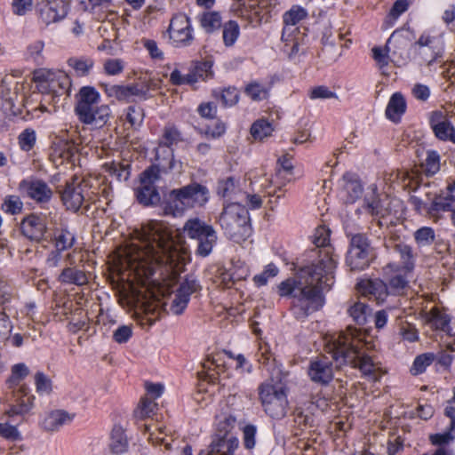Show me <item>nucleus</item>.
Here are the masks:
<instances>
[{
  "label": "nucleus",
  "mask_w": 455,
  "mask_h": 455,
  "mask_svg": "<svg viewBox=\"0 0 455 455\" xmlns=\"http://www.w3.org/2000/svg\"><path fill=\"white\" fill-rule=\"evenodd\" d=\"M126 119L132 126H140L144 119V113L140 108L129 107L126 113Z\"/></svg>",
  "instance_id": "61"
},
{
  "label": "nucleus",
  "mask_w": 455,
  "mask_h": 455,
  "mask_svg": "<svg viewBox=\"0 0 455 455\" xmlns=\"http://www.w3.org/2000/svg\"><path fill=\"white\" fill-rule=\"evenodd\" d=\"M100 92L92 86H83L76 96L75 112L84 124L101 128L108 122L111 110L108 105L101 104Z\"/></svg>",
  "instance_id": "4"
},
{
  "label": "nucleus",
  "mask_w": 455,
  "mask_h": 455,
  "mask_svg": "<svg viewBox=\"0 0 455 455\" xmlns=\"http://www.w3.org/2000/svg\"><path fill=\"white\" fill-rule=\"evenodd\" d=\"M169 35L172 45L186 47L194 41V29L189 17L185 13H178L171 20Z\"/></svg>",
  "instance_id": "14"
},
{
  "label": "nucleus",
  "mask_w": 455,
  "mask_h": 455,
  "mask_svg": "<svg viewBox=\"0 0 455 455\" xmlns=\"http://www.w3.org/2000/svg\"><path fill=\"white\" fill-rule=\"evenodd\" d=\"M0 436L11 442H19L22 440V435L19 431L18 427L7 421L0 422Z\"/></svg>",
  "instance_id": "50"
},
{
  "label": "nucleus",
  "mask_w": 455,
  "mask_h": 455,
  "mask_svg": "<svg viewBox=\"0 0 455 455\" xmlns=\"http://www.w3.org/2000/svg\"><path fill=\"white\" fill-rule=\"evenodd\" d=\"M142 44L144 48L148 52L150 57L156 60H164V52L158 47L157 43L152 39H143Z\"/></svg>",
  "instance_id": "63"
},
{
  "label": "nucleus",
  "mask_w": 455,
  "mask_h": 455,
  "mask_svg": "<svg viewBox=\"0 0 455 455\" xmlns=\"http://www.w3.org/2000/svg\"><path fill=\"white\" fill-rule=\"evenodd\" d=\"M444 51L443 33L436 28L424 30L411 45L413 60L426 67L440 62Z\"/></svg>",
  "instance_id": "6"
},
{
  "label": "nucleus",
  "mask_w": 455,
  "mask_h": 455,
  "mask_svg": "<svg viewBox=\"0 0 455 455\" xmlns=\"http://www.w3.org/2000/svg\"><path fill=\"white\" fill-rule=\"evenodd\" d=\"M435 360L434 353H424L415 357L410 371L412 375L417 376L426 371L427 368Z\"/></svg>",
  "instance_id": "43"
},
{
  "label": "nucleus",
  "mask_w": 455,
  "mask_h": 455,
  "mask_svg": "<svg viewBox=\"0 0 455 455\" xmlns=\"http://www.w3.org/2000/svg\"><path fill=\"white\" fill-rule=\"evenodd\" d=\"M219 222L224 234L236 243H242L251 235L249 212L240 203L228 204L220 216Z\"/></svg>",
  "instance_id": "7"
},
{
  "label": "nucleus",
  "mask_w": 455,
  "mask_h": 455,
  "mask_svg": "<svg viewBox=\"0 0 455 455\" xmlns=\"http://www.w3.org/2000/svg\"><path fill=\"white\" fill-rule=\"evenodd\" d=\"M312 241L317 247H323L317 261L304 267L296 275L278 285L280 296L292 298V311L298 319L305 318L324 305L323 291L332 286L337 267L338 256L328 246L330 230L323 226L318 227Z\"/></svg>",
  "instance_id": "2"
},
{
  "label": "nucleus",
  "mask_w": 455,
  "mask_h": 455,
  "mask_svg": "<svg viewBox=\"0 0 455 455\" xmlns=\"http://www.w3.org/2000/svg\"><path fill=\"white\" fill-rule=\"evenodd\" d=\"M274 129L272 124L260 119L256 121L251 128V133L255 140H262L265 138L270 136Z\"/></svg>",
  "instance_id": "46"
},
{
  "label": "nucleus",
  "mask_w": 455,
  "mask_h": 455,
  "mask_svg": "<svg viewBox=\"0 0 455 455\" xmlns=\"http://www.w3.org/2000/svg\"><path fill=\"white\" fill-rule=\"evenodd\" d=\"M288 389L282 381L273 379L259 387V396L265 412L274 419L285 417L288 410Z\"/></svg>",
  "instance_id": "8"
},
{
  "label": "nucleus",
  "mask_w": 455,
  "mask_h": 455,
  "mask_svg": "<svg viewBox=\"0 0 455 455\" xmlns=\"http://www.w3.org/2000/svg\"><path fill=\"white\" fill-rule=\"evenodd\" d=\"M68 4L64 0L42 1L36 5L39 19L45 25L59 22L68 14Z\"/></svg>",
  "instance_id": "18"
},
{
  "label": "nucleus",
  "mask_w": 455,
  "mask_h": 455,
  "mask_svg": "<svg viewBox=\"0 0 455 455\" xmlns=\"http://www.w3.org/2000/svg\"><path fill=\"white\" fill-rule=\"evenodd\" d=\"M173 230L166 223L151 220L136 228L131 240L118 249L114 259L115 267L123 279L137 281L144 286L155 284L154 275L181 271L188 253L178 245L172 236Z\"/></svg>",
  "instance_id": "1"
},
{
  "label": "nucleus",
  "mask_w": 455,
  "mask_h": 455,
  "mask_svg": "<svg viewBox=\"0 0 455 455\" xmlns=\"http://www.w3.org/2000/svg\"><path fill=\"white\" fill-rule=\"evenodd\" d=\"M76 418L75 413L64 410H53L42 415L39 425L46 432H58L64 426L69 425Z\"/></svg>",
  "instance_id": "23"
},
{
  "label": "nucleus",
  "mask_w": 455,
  "mask_h": 455,
  "mask_svg": "<svg viewBox=\"0 0 455 455\" xmlns=\"http://www.w3.org/2000/svg\"><path fill=\"white\" fill-rule=\"evenodd\" d=\"M240 36V27L235 20H228L222 27L223 44L227 47L233 46Z\"/></svg>",
  "instance_id": "40"
},
{
  "label": "nucleus",
  "mask_w": 455,
  "mask_h": 455,
  "mask_svg": "<svg viewBox=\"0 0 455 455\" xmlns=\"http://www.w3.org/2000/svg\"><path fill=\"white\" fill-rule=\"evenodd\" d=\"M200 289V284L195 278H186L176 290L170 311L174 315H180L187 308L193 293Z\"/></svg>",
  "instance_id": "20"
},
{
  "label": "nucleus",
  "mask_w": 455,
  "mask_h": 455,
  "mask_svg": "<svg viewBox=\"0 0 455 455\" xmlns=\"http://www.w3.org/2000/svg\"><path fill=\"white\" fill-rule=\"evenodd\" d=\"M75 235L67 228H61L55 232L54 245L59 251H66L71 248L75 243Z\"/></svg>",
  "instance_id": "41"
},
{
  "label": "nucleus",
  "mask_w": 455,
  "mask_h": 455,
  "mask_svg": "<svg viewBox=\"0 0 455 455\" xmlns=\"http://www.w3.org/2000/svg\"><path fill=\"white\" fill-rule=\"evenodd\" d=\"M157 403L148 397L141 399L140 404L134 411V415L137 419H142L151 416L156 411Z\"/></svg>",
  "instance_id": "48"
},
{
  "label": "nucleus",
  "mask_w": 455,
  "mask_h": 455,
  "mask_svg": "<svg viewBox=\"0 0 455 455\" xmlns=\"http://www.w3.org/2000/svg\"><path fill=\"white\" fill-rule=\"evenodd\" d=\"M180 140V133L177 128L173 125L165 126L162 140L156 150V159L163 172H181L182 163L174 159L173 150L171 148Z\"/></svg>",
  "instance_id": "11"
},
{
  "label": "nucleus",
  "mask_w": 455,
  "mask_h": 455,
  "mask_svg": "<svg viewBox=\"0 0 455 455\" xmlns=\"http://www.w3.org/2000/svg\"><path fill=\"white\" fill-rule=\"evenodd\" d=\"M304 35L292 34L291 40H282L284 43L285 51L289 52V58H295L299 53L300 45L304 44Z\"/></svg>",
  "instance_id": "49"
},
{
  "label": "nucleus",
  "mask_w": 455,
  "mask_h": 455,
  "mask_svg": "<svg viewBox=\"0 0 455 455\" xmlns=\"http://www.w3.org/2000/svg\"><path fill=\"white\" fill-rule=\"evenodd\" d=\"M257 433V428L254 425H246L243 428V445L246 449H253L256 443L255 436Z\"/></svg>",
  "instance_id": "62"
},
{
  "label": "nucleus",
  "mask_w": 455,
  "mask_h": 455,
  "mask_svg": "<svg viewBox=\"0 0 455 455\" xmlns=\"http://www.w3.org/2000/svg\"><path fill=\"white\" fill-rule=\"evenodd\" d=\"M414 238L419 246L430 245L435 240V231L432 228L422 227L414 233Z\"/></svg>",
  "instance_id": "52"
},
{
  "label": "nucleus",
  "mask_w": 455,
  "mask_h": 455,
  "mask_svg": "<svg viewBox=\"0 0 455 455\" xmlns=\"http://www.w3.org/2000/svg\"><path fill=\"white\" fill-rule=\"evenodd\" d=\"M427 322L435 329L445 331L450 323V317L448 315L441 312L438 308L433 307L426 314Z\"/></svg>",
  "instance_id": "38"
},
{
  "label": "nucleus",
  "mask_w": 455,
  "mask_h": 455,
  "mask_svg": "<svg viewBox=\"0 0 455 455\" xmlns=\"http://www.w3.org/2000/svg\"><path fill=\"white\" fill-rule=\"evenodd\" d=\"M210 198L208 188L194 182L171 190L164 196V210L166 214L181 215L186 210L204 206Z\"/></svg>",
  "instance_id": "5"
},
{
  "label": "nucleus",
  "mask_w": 455,
  "mask_h": 455,
  "mask_svg": "<svg viewBox=\"0 0 455 455\" xmlns=\"http://www.w3.org/2000/svg\"><path fill=\"white\" fill-rule=\"evenodd\" d=\"M104 91L108 98L123 101H132L135 99L146 100L148 95V88L138 84L130 85H105Z\"/></svg>",
  "instance_id": "19"
},
{
  "label": "nucleus",
  "mask_w": 455,
  "mask_h": 455,
  "mask_svg": "<svg viewBox=\"0 0 455 455\" xmlns=\"http://www.w3.org/2000/svg\"><path fill=\"white\" fill-rule=\"evenodd\" d=\"M86 324L87 318L85 315L82 311H79L69 320L68 329L69 331L76 333L84 329Z\"/></svg>",
  "instance_id": "60"
},
{
  "label": "nucleus",
  "mask_w": 455,
  "mask_h": 455,
  "mask_svg": "<svg viewBox=\"0 0 455 455\" xmlns=\"http://www.w3.org/2000/svg\"><path fill=\"white\" fill-rule=\"evenodd\" d=\"M238 446L236 435L212 436L208 455H234Z\"/></svg>",
  "instance_id": "30"
},
{
  "label": "nucleus",
  "mask_w": 455,
  "mask_h": 455,
  "mask_svg": "<svg viewBox=\"0 0 455 455\" xmlns=\"http://www.w3.org/2000/svg\"><path fill=\"white\" fill-rule=\"evenodd\" d=\"M236 191L235 180L233 178H228L221 180L218 186V194L223 197H229Z\"/></svg>",
  "instance_id": "64"
},
{
  "label": "nucleus",
  "mask_w": 455,
  "mask_h": 455,
  "mask_svg": "<svg viewBox=\"0 0 455 455\" xmlns=\"http://www.w3.org/2000/svg\"><path fill=\"white\" fill-rule=\"evenodd\" d=\"M164 303L153 293L137 299L136 307L147 316L149 324H153L161 315Z\"/></svg>",
  "instance_id": "25"
},
{
  "label": "nucleus",
  "mask_w": 455,
  "mask_h": 455,
  "mask_svg": "<svg viewBox=\"0 0 455 455\" xmlns=\"http://www.w3.org/2000/svg\"><path fill=\"white\" fill-rule=\"evenodd\" d=\"M77 153L78 148L75 142L59 139L52 144L51 159L57 166L65 163L73 165Z\"/></svg>",
  "instance_id": "22"
},
{
  "label": "nucleus",
  "mask_w": 455,
  "mask_h": 455,
  "mask_svg": "<svg viewBox=\"0 0 455 455\" xmlns=\"http://www.w3.org/2000/svg\"><path fill=\"white\" fill-rule=\"evenodd\" d=\"M124 68V61L121 59H108L103 64L104 72L108 76H117Z\"/></svg>",
  "instance_id": "57"
},
{
  "label": "nucleus",
  "mask_w": 455,
  "mask_h": 455,
  "mask_svg": "<svg viewBox=\"0 0 455 455\" xmlns=\"http://www.w3.org/2000/svg\"><path fill=\"white\" fill-rule=\"evenodd\" d=\"M36 132L32 129L24 130L19 136V144L22 150L29 151L36 143Z\"/></svg>",
  "instance_id": "59"
},
{
  "label": "nucleus",
  "mask_w": 455,
  "mask_h": 455,
  "mask_svg": "<svg viewBox=\"0 0 455 455\" xmlns=\"http://www.w3.org/2000/svg\"><path fill=\"white\" fill-rule=\"evenodd\" d=\"M308 375L314 382L328 384L333 378L331 363L326 359L312 361L308 369Z\"/></svg>",
  "instance_id": "31"
},
{
  "label": "nucleus",
  "mask_w": 455,
  "mask_h": 455,
  "mask_svg": "<svg viewBox=\"0 0 455 455\" xmlns=\"http://www.w3.org/2000/svg\"><path fill=\"white\" fill-rule=\"evenodd\" d=\"M85 188H87V184L84 181H79L77 179L67 184L61 198L68 210L76 212L81 207L87 196Z\"/></svg>",
  "instance_id": "21"
},
{
  "label": "nucleus",
  "mask_w": 455,
  "mask_h": 455,
  "mask_svg": "<svg viewBox=\"0 0 455 455\" xmlns=\"http://www.w3.org/2000/svg\"><path fill=\"white\" fill-rule=\"evenodd\" d=\"M369 189L372 196L370 197L368 195L365 196L363 210L369 215L379 218V225L383 226L384 223L381 220L391 214V204L396 205L399 202L397 200H390L387 197L381 199L377 196V187L375 185H371Z\"/></svg>",
  "instance_id": "16"
},
{
  "label": "nucleus",
  "mask_w": 455,
  "mask_h": 455,
  "mask_svg": "<svg viewBox=\"0 0 455 455\" xmlns=\"http://www.w3.org/2000/svg\"><path fill=\"white\" fill-rule=\"evenodd\" d=\"M270 86L252 82L245 87V94L254 101L266 100L269 95Z\"/></svg>",
  "instance_id": "44"
},
{
  "label": "nucleus",
  "mask_w": 455,
  "mask_h": 455,
  "mask_svg": "<svg viewBox=\"0 0 455 455\" xmlns=\"http://www.w3.org/2000/svg\"><path fill=\"white\" fill-rule=\"evenodd\" d=\"M435 135L441 140L455 144V128L451 122L442 112H434L430 119Z\"/></svg>",
  "instance_id": "27"
},
{
  "label": "nucleus",
  "mask_w": 455,
  "mask_h": 455,
  "mask_svg": "<svg viewBox=\"0 0 455 455\" xmlns=\"http://www.w3.org/2000/svg\"><path fill=\"white\" fill-rule=\"evenodd\" d=\"M59 281L66 284L84 285L88 283L86 274L76 267H66L59 276Z\"/></svg>",
  "instance_id": "36"
},
{
  "label": "nucleus",
  "mask_w": 455,
  "mask_h": 455,
  "mask_svg": "<svg viewBox=\"0 0 455 455\" xmlns=\"http://www.w3.org/2000/svg\"><path fill=\"white\" fill-rule=\"evenodd\" d=\"M327 350L337 364H352L360 370L363 376L371 381H379L387 373L379 362L362 351L361 340L352 333L340 332L331 336L328 340Z\"/></svg>",
  "instance_id": "3"
},
{
  "label": "nucleus",
  "mask_w": 455,
  "mask_h": 455,
  "mask_svg": "<svg viewBox=\"0 0 455 455\" xmlns=\"http://www.w3.org/2000/svg\"><path fill=\"white\" fill-rule=\"evenodd\" d=\"M35 385L39 395H48L52 391V381L43 372H36L35 375Z\"/></svg>",
  "instance_id": "56"
},
{
  "label": "nucleus",
  "mask_w": 455,
  "mask_h": 455,
  "mask_svg": "<svg viewBox=\"0 0 455 455\" xmlns=\"http://www.w3.org/2000/svg\"><path fill=\"white\" fill-rule=\"evenodd\" d=\"M20 187L30 198L37 202H47L52 196L51 188L39 180H23Z\"/></svg>",
  "instance_id": "29"
},
{
  "label": "nucleus",
  "mask_w": 455,
  "mask_h": 455,
  "mask_svg": "<svg viewBox=\"0 0 455 455\" xmlns=\"http://www.w3.org/2000/svg\"><path fill=\"white\" fill-rule=\"evenodd\" d=\"M412 272H405L395 262L389 263L383 267V276L390 294H402L409 283Z\"/></svg>",
  "instance_id": "17"
},
{
  "label": "nucleus",
  "mask_w": 455,
  "mask_h": 455,
  "mask_svg": "<svg viewBox=\"0 0 455 455\" xmlns=\"http://www.w3.org/2000/svg\"><path fill=\"white\" fill-rule=\"evenodd\" d=\"M395 251L401 259V264H399L400 267L405 272H412L415 263L411 248L406 244L399 243L395 245Z\"/></svg>",
  "instance_id": "42"
},
{
  "label": "nucleus",
  "mask_w": 455,
  "mask_h": 455,
  "mask_svg": "<svg viewBox=\"0 0 455 455\" xmlns=\"http://www.w3.org/2000/svg\"><path fill=\"white\" fill-rule=\"evenodd\" d=\"M159 176V169L152 166L145 170L140 177V187L137 189L138 201L144 205H153L160 202V195L154 183Z\"/></svg>",
  "instance_id": "15"
},
{
  "label": "nucleus",
  "mask_w": 455,
  "mask_h": 455,
  "mask_svg": "<svg viewBox=\"0 0 455 455\" xmlns=\"http://www.w3.org/2000/svg\"><path fill=\"white\" fill-rule=\"evenodd\" d=\"M307 12L299 5H293L283 14L284 27L282 33V40H291L292 34L300 33L297 24L306 19Z\"/></svg>",
  "instance_id": "26"
},
{
  "label": "nucleus",
  "mask_w": 455,
  "mask_h": 455,
  "mask_svg": "<svg viewBox=\"0 0 455 455\" xmlns=\"http://www.w3.org/2000/svg\"><path fill=\"white\" fill-rule=\"evenodd\" d=\"M200 24L207 32L212 33L221 27L222 18L218 12H204L200 16Z\"/></svg>",
  "instance_id": "39"
},
{
  "label": "nucleus",
  "mask_w": 455,
  "mask_h": 455,
  "mask_svg": "<svg viewBox=\"0 0 455 455\" xmlns=\"http://www.w3.org/2000/svg\"><path fill=\"white\" fill-rule=\"evenodd\" d=\"M308 97L312 100H328V99H332V98L337 99L338 98L336 92L330 90L325 85H319V86L311 88L308 91Z\"/></svg>",
  "instance_id": "55"
},
{
  "label": "nucleus",
  "mask_w": 455,
  "mask_h": 455,
  "mask_svg": "<svg viewBox=\"0 0 455 455\" xmlns=\"http://www.w3.org/2000/svg\"><path fill=\"white\" fill-rule=\"evenodd\" d=\"M107 172L114 176L118 181H126L130 177V167L128 164H120L116 162L106 163Z\"/></svg>",
  "instance_id": "45"
},
{
  "label": "nucleus",
  "mask_w": 455,
  "mask_h": 455,
  "mask_svg": "<svg viewBox=\"0 0 455 455\" xmlns=\"http://www.w3.org/2000/svg\"><path fill=\"white\" fill-rule=\"evenodd\" d=\"M369 307L363 302L354 303L347 310L349 315L358 324L366 323L367 315L369 314Z\"/></svg>",
  "instance_id": "47"
},
{
  "label": "nucleus",
  "mask_w": 455,
  "mask_h": 455,
  "mask_svg": "<svg viewBox=\"0 0 455 455\" xmlns=\"http://www.w3.org/2000/svg\"><path fill=\"white\" fill-rule=\"evenodd\" d=\"M20 393L26 395V388L22 387L17 392H13V396L15 397L17 403L10 406V408L5 411L6 416L14 417L17 415H25L33 408L35 397L30 395L26 400L20 399Z\"/></svg>",
  "instance_id": "35"
},
{
  "label": "nucleus",
  "mask_w": 455,
  "mask_h": 455,
  "mask_svg": "<svg viewBox=\"0 0 455 455\" xmlns=\"http://www.w3.org/2000/svg\"><path fill=\"white\" fill-rule=\"evenodd\" d=\"M406 110V100L401 92L391 95L386 108V116L392 122L397 123Z\"/></svg>",
  "instance_id": "33"
},
{
  "label": "nucleus",
  "mask_w": 455,
  "mask_h": 455,
  "mask_svg": "<svg viewBox=\"0 0 455 455\" xmlns=\"http://www.w3.org/2000/svg\"><path fill=\"white\" fill-rule=\"evenodd\" d=\"M22 234L32 241H40L46 231L44 221L38 216L29 215L21 222Z\"/></svg>",
  "instance_id": "32"
},
{
  "label": "nucleus",
  "mask_w": 455,
  "mask_h": 455,
  "mask_svg": "<svg viewBox=\"0 0 455 455\" xmlns=\"http://www.w3.org/2000/svg\"><path fill=\"white\" fill-rule=\"evenodd\" d=\"M235 418L228 412H222L216 416L212 436L235 435L233 433L235 425Z\"/></svg>",
  "instance_id": "34"
},
{
  "label": "nucleus",
  "mask_w": 455,
  "mask_h": 455,
  "mask_svg": "<svg viewBox=\"0 0 455 455\" xmlns=\"http://www.w3.org/2000/svg\"><path fill=\"white\" fill-rule=\"evenodd\" d=\"M33 79L41 93L52 95L53 99L70 91V78L62 70L41 68L34 73Z\"/></svg>",
  "instance_id": "9"
},
{
  "label": "nucleus",
  "mask_w": 455,
  "mask_h": 455,
  "mask_svg": "<svg viewBox=\"0 0 455 455\" xmlns=\"http://www.w3.org/2000/svg\"><path fill=\"white\" fill-rule=\"evenodd\" d=\"M23 204L19 196H8L4 198L2 210L9 214H18L21 212Z\"/></svg>",
  "instance_id": "54"
},
{
  "label": "nucleus",
  "mask_w": 455,
  "mask_h": 455,
  "mask_svg": "<svg viewBox=\"0 0 455 455\" xmlns=\"http://www.w3.org/2000/svg\"><path fill=\"white\" fill-rule=\"evenodd\" d=\"M363 194V186L355 174L346 173L339 181V196L347 204L355 203Z\"/></svg>",
  "instance_id": "24"
},
{
  "label": "nucleus",
  "mask_w": 455,
  "mask_h": 455,
  "mask_svg": "<svg viewBox=\"0 0 455 455\" xmlns=\"http://www.w3.org/2000/svg\"><path fill=\"white\" fill-rule=\"evenodd\" d=\"M68 64L78 76H85L90 73L94 62L92 59H70Z\"/></svg>",
  "instance_id": "53"
},
{
  "label": "nucleus",
  "mask_w": 455,
  "mask_h": 455,
  "mask_svg": "<svg viewBox=\"0 0 455 455\" xmlns=\"http://www.w3.org/2000/svg\"><path fill=\"white\" fill-rule=\"evenodd\" d=\"M425 171L430 174L434 175L440 170V156L435 151H428L427 154V158L425 160Z\"/></svg>",
  "instance_id": "58"
},
{
  "label": "nucleus",
  "mask_w": 455,
  "mask_h": 455,
  "mask_svg": "<svg viewBox=\"0 0 455 455\" xmlns=\"http://www.w3.org/2000/svg\"><path fill=\"white\" fill-rule=\"evenodd\" d=\"M373 257L370 243L363 235H355L350 241L347 255V264L351 270H363L367 267Z\"/></svg>",
  "instance_id": "12"
},
{
  "label": "nucleus",
  "mask_w": 455,
  "mask_h": 455,
  "mask_svg": "<svg viewBox=\"0 0 455 455\" xmlns=\"http://www.w3.org/2000/svg\"><path fill=\"white\" fill-rule=\"evenodd\" d=\"M358 291L363 295H371L378 302H383L390 294L387 283L380 279L362 280L357 284Z\"/></svg>",
  "instance_id": "28"
},
{
  "label": "nucleus",
  "mask_w": 455,
  "mask_h": 455,
  "mask_svg": "<svg viewBox=\"0 0 455 455\" xmlns=\"http://www.w3.org/2000/svg\"><path fill=\"white\" fill-rule=\"evenodd\" d=\"M28 368L25 363L14 364L12 368V375L6 381L8 387L13 388L16 387L19 382L28 374Z\"/></svg>",
  "instance_id": "51"
},
{
  "label": "nucleus",
  "mask_w": 455,
  "mask_h": 455,
  "mask_svg": "<svg viewBox=\"0 0 455 455\" xmlns=\"http://www.w3.org/2000/svg\"><path fill=\"white\" fill-rule=\"evenodd\" d=\"M183 229L189 238L197 241L196 253L199 256L210 255L218 238L212 226L198 218H193L187 220Z\"/></svg>",
  "instance_id": "10"
},
{
  "label": "nucleus",
  "mask_w": 455,
  "mask_h": 455,
  "mask_svg": "<svg viewBox=\"0 0 455 455\" xmlns=\"http://www.w3.org/2000/svg\"><path fill=\"white\" fill-rule=\"evenodd\" d=\"M110 450L115 454H123L128 450V441L124 429L115 427L111 432Z\"/></svg>",
  "instance_id": "37"
},
{
  "label": "nucleus",
  "mask_w": 455,
  "mask_h": 455,
  "mask_svg": "<svg viewBox=\"0 0 455 455\" xmlns=\"http://www.w3.org/2000/svg\"><path fill=\"white\" fill-rule=\"evenodd\" d=\"M427 200H423L418 196L410 197V204L420 214L436 217L441 212L455 209V196L438 195L433 197L429 194H427Z\"/></svg>",
  "instance_id": "13"
}]
</instances>
